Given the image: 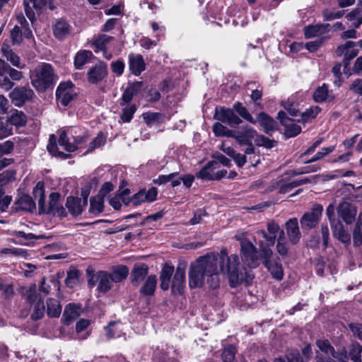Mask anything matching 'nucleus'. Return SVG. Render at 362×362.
Here are the masks:
<instances>
[{
  "mask_svg": "<svg viewBox=\"0 0 362 362\" xmlns=\"http://www.w3.org/2000/svg\"><path fill=\"white\" fill-rule=\"evenodd\" d=\"M214 271L207 272L206 274V283L211 288H216L219 286V279L218 273V264L220 270L226 274L231 287H236L243 283L248 284L251 281V276L246 272L240 269L239 257L237 255H228L226 249L221 250L220 255H211Z\"/></svg>",
  "mask_w": 362,
  "mask_h": 362,
  "instance_id": "f257e3e1",
  "label": "nucleus"
},
{
  "mask_svg": "<svg viewBox=\"0 0 362 362\" xmlns=\"http://www.w3.org/2000/svg\"><path fill=\"white\" fill-rule=\"evenodd\" d=\"M30 83L38 93L52 89L59 80L53 66L48 63L38 65L30 73Z\"/></svg>",
  "mask_w": 362,
  "mask_h": 362,
  "instance_id": "f03ea898",
  "label": "nucleus"
},
{
  "mask_svg": "<svg viewBox=\"0 0 362 362\" xmlns=\"http://www.w3.org/2000/svg\"><path fill=\"white\" fill-rule=\"evenodd\" d=\"M235 238L240 242V255L243 264V266L242 267H240V269L243 272H246L247 274L251 276V278H253L252 276L246 271L245 267L250 269L257 268L260 264V260H262L260 253L259 254L257 247L252 242L245 238L244 235H236ZM252 279H251V280Z\"/></svg>",
  "mask_w": 362,
  "mask_h": 362,
  "instance_id": "7ed1b4c3",
  "label": "nucleus"
},
{
  "mask_svg": "<svg viewBox=\"0 0 362 362\" xmlns=\"http://www.w3.org/2000/svg\"><path fill=\"white\" fill-rule=\"evenodd\" d=\"M211 255L200 257L192 264L189 271V284L190 288H199L204 284L207 272L214 271Z\"/></svg>",
  "mask_w": 362,
  "mask_h": 362,
  "instance_id": "20e7f679",
  "label": "nucleus"
},
{
  "mask_svg": "<svg viewBox=\"0 0 362 362\" xmlns=\"http://www.w3.org/2000/svg\"><path fill=\"white\" fill-rule=\"evenodd\" d=\"M33 194L37 200L39 214H51L60 205V194L58 192H52L49 195V203L45 204V186L42 182H38L33 190Z\"/></svg>",
  "mask_w": 362,
  "mask_h": 362,
  "instance_id": "39448f33",
  "label": "nucleus"
},
{
  "mask_svg": "<svg viewBox=\"0 0 362 362\" xmlns=\"http://www.w3.org/2000/svg\"><path fill=\"white\" fill-rule=\"evenodd\" d=\"M260 257L263 265L268 270L272 278L281 281L284 273L279 257L273 256V251L267 246L260 245Z\"/></svg>",
  "mask_w": 362,
  "mask_h": 362,
  "instance_id": "423d86ee",
  "label": "nucleus"
},
{
  "mask_svg": "<svg viewBox=\"0 0 362 362\" xmlns=\"http://www.w3.org/2000/svg\"><path fill=\"white\" fill-rule=\"evenodd\" d=\"M34 97L35 93L28 86H16L9 93L12 104L19 107L32 101Z\"/></svg>",
  "mask_w": 362,
  "mask_h": 362,
  "instance_id": "0eeeda50",
  "label": "nucleus"
},
{
  "mask_svg": "<svg viewBox=\"0 0 362 362\" xmlns=\"http://www.w3.org/2000/svg\"><path fill=\"white\" fill-rule=\"evenodd\" d=\"M323 207L321 204H315L310 211L305 213L300 219L303 230H310L316 227L322 216Z\"/></svg>",
  "mask_w": 362,
  "mask_h": 362,
  "instance_id": "6e6552de",
  "label": "nucleus"
},
{
  "mask_svg": "<svg viewBox=\"0 0 362 362\" xmlns=\"http://www.w3.org/2000/svg\"><path fill=\"white\" fill-rule=\"evenodd\" d=\"M214 117L230 127H235L243 122L240 117L235 113L233 107H221L219 109L216 108Z\"/></svg>",
  "mask_w": 362,
  "mask_h": 362,
  "instance_id": "1a4fd4ad",
  "label": "nucleus"
},
{
  "mask_svg": "<svg viewBox=\"0 0 362 362\" xmlns=\"http://www.w3.org/2000/svg\"><path fill=\"white\" fill-rule=\"evenodd\" d=\"M76 96L72 82L61 83L56 90V98L63 106H67Z\"/></svg>",
  "mask_w": 362,
  "mask_h": 362,
  "instance_id": "9d476101",
  "label": "nucleus"
},
{
  "mask_svg": "<svg viewBox=\"0 0 362 362\" xmlns=\"http://www.w3.org/2000/svg\"><path fill=\"white\" fill-rule=\"evenodd\" d=\"M356 45L357 43L355 42L347 41L336 49L335 52L337 56H344V69H346L349 65L350 61L357 56L358 51L354 48Z\"/></svg>",
  "mask_w": 362,
  "mask_h": 362,
  "instance_id": "9b49d317",
  "label": "nucleus"
},
{
  "mask_svg": "<svg viewBox=\"0 0 362 362\" xmlns=\"http://www.w3.org/2000/svg\"><path fill=\"white\" fill-rule=\"evenodd\" d=\"M36 206L33 198L24 193H18V197L13 203L12 209L15 212L25 211L33 213L35 210Z\"/></svg>",
  "mask_w": 362,
  "mask_h": 362,
  "instance_id": "f8f14e48",
  "label": "nucleus"
},
{
  "mask_svg": "<svg viewBox=\"0 0 362 362\" xmlns=\"http://www.w3.org/2000/svg\"><path fill=\"white\" fill-rule=\"evenodd\" d=\"M148 273V267L144 263L134 264L130 272V281L132 285L137 287L146 279Z\"/></svg>",
  "mask_w": 362,
  "mask_h": 362,
  "instance_id": "ddd939ff",
  "label": "nucleus"
},
{
  "mask_svg": "<svg viewBox=\"0 0 362 362\" xmlns=\"http://www.w3.org/2000/svg\"><path fill=\"white\" fill-rule=\"evenodd\" d=\"M71 31L72 27L67 21L63 18L57 20L52 25L53 35L59 41H64L69 37Z\"/></svg>",
  "mask_w": 362,
  "mask_h": 362,
  "instance_id": "4468645a",
  "label": "nucleus"
},
{
  "mask_svg": "<svg viewBox=\"0 0 362 362\" xmlns=\"http://www.w3.org/2000/svg\"><path fill=\"white\" fill-rule=\"evenodd\" d=\"M257 132L250 126L246 125L238 131L234 130L233 138H235L240 144H251L252 140L257 137Z\"/></svg>",
  "mask_w": 362,
  "mask_h": 362,
  "instance_id": "2eb2a0df",
  "label": "nucleus"
},
{
  "mask_svg": "<svg viewBox=\"0 0 362 362\" xmlns=\"http://www.w3.org/2000/svg\"><path fill=\"white\" fill-rule=\"evenodd\" d=\"M337 214L346 224L351 223L356 215V208L348 202H342L337 209Z\"/></svg>",
  "mask_w": 362,
  "mask_h": 362,
  "instance_id": "dca6fc26",
  "label": "nucleus"
},
{
  "mask_svg": "<svg viewBox=\"0 0 362 362\" xmlns=\"http://www.w3.org/2000/svg\"><path fill=\"white\" fill-rule=\"evenodd\" d=\"M107 74V64L100 62L89 69L87 74L88 80L90 83L95 84L103 80Z\"/></svg>",
  "mask_w": 362,
  "mask_h": 362,
  "instance_id": "f3484780",
  "label": "nucleus"
},
{
  "mask_svg": "<svg viewBox=\"0 0 362 362\" xmlns=\"http://www.w3.org/2000/svg\"><path fill=\"white\" fill-rule=\"evenodd\" d=\"M88 204V197H84L83 204L81 198L69 196L66 199V207L74 216L80 215Z\"/></svg>",
  "mask_w": 362,
  "mask_h": 362,
  "instance_id": "a211bd4d",
  "label": "nucleus"
},
{
  "mask_svg": "<svg viewBox=\"0 0 362 362\" xmlns=\"http://www.w3.org/2000/svg\"><path fill=\"white\" fill-rule=\"evenodd\" d=\"M185 288V269L181 266L176 268L174 274L171 290L173 293L181 294Z\"/></svg>",
  "mask_w": 362,
  "mask_h": 362,
  "instance_id": "6ab92c4d",
  "label": "nucleus"
},
{
  "mask_svg": "<svg viewBox=\"0 0 362 362\" xmlns=\"http://www.w3.org/2000/svg\"><path fill=\"white\" fill-rule=\"evenodd\" d=\"M255 119L263 128L264 132L269 136H272L276 129V122L272 117L264 112H259Z\"/></svg>",
  "mask_w": 362,
  "mask_h": 362,
  "instance_id": "aec40b11",
  "label": "nucleus"
},
{
  "mask_svg": "<svg viewBox=\"0 0 362 362\" xmlns=\"http://www.w3.org/2000/svg\"><path fill=\"white\" fill-rule=\"evenodd\" d=\"M286 233L289 241L293 244H297L301 237L298 222L296 218H290L285 224Z\"/></svg>",
  "mask_w": 362,
  "mask_h": 362,
  "instance_id": "412c9836",
  "label": "nucleus"
},
{
  "mask_svg": "<svg viewBox=\"0 0 362 362\" xmlns=\"http://www.w3.org/2000/svg\"><path fill=\"white\" fill-rule=\"evenodd\" d=\"M142 86L143 82L141 81H136L129 84L122 94L121 102L119 103L120 105L125 106L129 103L133 98L139 93Z\"/></svg>",
  "mask_w": 362,
  "mask_h": 362,
  "instance_id": "4be33fe9",
  "label": "nucleus"
},
{
  "mask_svg": "<svg viewBox=\"0 0 362 362\" xmlns=\"http://www.w3.org/2000/svg\"><path fill=\"white\" fill-rule=\"evenodd\" d=\"M129 69L135 76H139L145 70L146 64L141 54H129Z\"/></svg>",
  "mask_w": 362,
  "mask_h": 362,
  "instance_id": "5701e85b",
  "label": "nucleus"
},
{
  "mask_svg": "<svg viewBox=\"0 0 362 362\" xmlns=\"http://www.w3.org/2000/svg\"><path fill=\"white\" fill-rule=\"evenodd\" d=\"M330 25L316 24L305 26L304 28V35L305 38H311L327 33L329 30Z\"/></svg>",
  "mask_w": 362,
  "mask_h": 362,
  "instance_id": "b1692460",
  "label": "nucleus"
},
{
  "mask_svg": "<svg viewBox=\"0 0 362 362\" xmlns=\"http://www.w3.org/2000/svg\"><path fill=\"white\" fill-rule=\"evenodd\" d=\"M334 98L332 92L328 90V86L323 83L322 86L318 87L313 93V99L316 103L330 102Z\"/></svg>",
  "mask_w": 362,
  "mask_h": 362,
  "instance_id": "393cba45",
  "label": "nucleus"
},
{
  "mask_svg": "<svg viewBox=\"0 0 362 362\" xmlns=\"http://www.w3.org/2000/svg\"><path fill=\"white\" fill-rule=\"evenodd\" d=\"M98 281V290L102 293H106L112 288V280L110 273L104 271L98 272L95 275Z\"/></svg>",
  "mask_w": 362,
  "mask_h": 362,
  "instance_id": "a878e982",
  "label": "nucleus"
},
{
  "mask_svg": "<svg viewBox=\"0 0 362 362\" xmlns=\"http://www.w3.org/2000/svg\"><path fill=\"white\" fill-rule=\"evenodd\" d=\"M6 75L13 81H20L23 77L21 71L14 69L4 60L0 59V76Z\"/></svg>",
  "mask_w": 362,
  "mask_h": 362,
  "instance_id": "bb28decb",
  "label": "nucleus"
},
{
  "mask_svg": "<svg viewBox=\"0 0 362 362\" xmlns=\"http://www.w3.org/2000/svg\"><path fill=\"white\" fill-rule=\"evenodd\" d=\"M218 167L217 161H209L196 174V177L204 180H214L213 171Z\"/></svg>",
  "mask_w": 362,
  "mask_h": 362,
  "instance_id": "cd10ccee",
  "label": "nucleus"
},
{
  "mask_svg": "<svg viewBox=\"0 0 362 362\" xmlns=\"http://www.w3.org/2000/svg\"><path fill=\"white\" fill-rule=\"evenodd\" d=\"M157 286V278L156 275H150L147 276L143 286L139 290V293L146 296H151L154 295L155 290Z\"/></svg>",
  "mask_w": 362,
  "mask_h": 362,
  "instance_id": "c85d7f7f",
  "label": "nucleus"
},
{
  "mask_svg": "<svg viewBox=\"0 0 362 362\" xmlns=\"http://www.w3.org/2000/svg\"><path fill=\"white\" fill-rule=\"evenodd\" d=\"M173 272L174 267L165 264L160 274V288L162 290L167 291L170 288V280Z\"/></svg>",
  "mask_w": 362,
  "mask_h": 362,
  "instance_id": "c756f323",
  "label": "nucleus"
},
{
  "mask_svg": "<svg viewBox=\"0 0 362 362\" xmlns=\"http://www.w3.org/2000/svg\"><path fill=\"white\" fill-rule=\"evenodd\" d=\"M80 315V307L75 304L69 303L65 307L63 313V321L66 325L71 324Z\"/></svg>",
  "mask_w": 362,
  "mask_h": 362,
  "instance_id": "7c9ffc66",
  "label": "nucleus"
},
{
  "mask_svg": "<svg viewBox=\"0 0 362 362\" xmlns=\"http://www.w3.org/2000/svg\"><path fill=\"white\" fill-rule=\"evenodd\" d=\"M333 235L337 238L339 241L345 244L351 243V236L349 233L344 230L342 223L337 221L335 226L332 227Z\"/></svg>",
  "mask_w": 362,
  "mask_h": 362,
  "instance_id": "2f4dec72",
  "label": "nucleus"
},
{
  "mask_svg": "<svg viewBox=\"0 0 362 362\" xmlns=\"http://www.w3.org/2000/svg\"><path fill=\"white\" fill-rule=\"evenodd\" d=\"M315 344L318 349L326 355L325 357H327V358L330 357L337 358L334 348L331 345L328 339H318Z\"/></svg>",
  "mask_w": 362,
  "mask_h": 362,
  "instance_id": "473e14b6",
  "label": "nucleus"
},
{
  "mask_svg": "<svg viewBox=\"0 0 362 362\" xmlns=\"http://www.w3.org/2000/svg\"><path fill=\"white\" fill-rule=\"evenodd\" d=\"M47 148L48 151L54 156L59 157L63 159H67L71 157V154L65 153L58 150L57 139L54 134H51L49 136V144H47Z\"/></svg>",
  "mask_w": 362,
  "mask_h": 362,
  "instance_id": "72a5a7b5",
  "label": "nucleus"
},
{
  "mask_svg": "<svg viewBox=\"0 0 362 362\" xmlns=\"http://www.w3.org/2000/svg\"><path fill=\"white\" fill-rule=\"evenodd\" d=\"M10 125L16 127H23L26 124L27 117L23 111L13 110L11 111V115L8 119Z\"/></svg>",
  "mask_w": 362,
  "mask_h": 362,
  "instance_id": "f704fd0d",
  "label": "nucleus"
},
{
  "mask_svg": "<svg viewBox=\"0 0 362 362\" xmlns=\"http://www.w3.org/2000/svg\"><path fill=\"white\" fill-rule=\"evenodd\" d=\"M233 108L235 111V113L236 112L240 117H242L245 120L253 124H257V121L252 117V116L249 112L246 107H245L242 103L235 102L233 105Z\"/></svg>",
  "mask_w": 362,
  "mask_h": 362,
  "instance_id": "c9c22d12",
  "label": "nucleus"
},
{
  "mask_svg": "<svg viewBox=\"0 0 362 362\" xmlns=\"http://www.w3.org/2000/svg\"><path fill=\"white\" fill-rule=\"evenodd\" d=\"M47 314L49 317H59L62 313V306L57 299L48 298L47 300Z\"/></svg>",
  "mask_w": 362,
  "mask_h": 362,
  "instance_id": "e433bc0d",
  "label": "nucleus"
},
{
  "mask_svg": "<svg viewBox=\"0 0 362 362\" xmlns=\"http://www.w3.org/2000/svg\"><path fill=\"white\" fill-rule=\"evenodd\" d=\"M93 53L89 50H81L77 52L74 58V66L76 69H81L90 59Z\"/></svg>",
  "mask_w": 362,
  "mask_h": 362,
  "instance_id": "4c0bfd02",
  "label": "nucleus"
},
{
  "mask_svg": "<svg viewBox=\"0 0 362 362\" xmlns=\"http://www.w3.org/2000/svg\"><path fill=\"white\" fill-rule=\"evenodd\" d=\"M128 274V267L121 265L114 269L112 273H110V276L112 282L119 283L124 280L127 277Z\"/></svg>",
  "mask_w": 362,
  "mask_h": 362,
  "instance_id": "58836bf2",
  "label": "nucleus"
},
{
  "mask_svg": "<svg viewBox=\"0 0 362 362\" xmlns=\"http://www.w3.org/2000/svg\"><path fill=\"white\" fill-rule=\"evenodd\" d=\"M114 39L113 37L105 34L100 35L95 37L92 45L98 49H100L107 54V44Z\"/></svg>",
  "mask_w": 362,
  "mask_h": 362,
  "instance_id": "ea45409f",
  "label": "nucleus"
},
{
  "mask_svg": "<svg viewBox=\"0 0 362 362\" xmlns=\"http://www.w3.org/2000/svg\"><path fill=\"white\" fill-rule=\"evenodd\" d=\"M33 307V312L31 313V319L33 320H38L43 317L45 311V307L43 300L39 298L38 300L31 304Z\"/></svg>",
  "mask_w": 362,
  "mask_h": 362,
  "instance_id": "a19ab883",
  "label": "nucleus"
},
{
  "mask_svg": "<svg viewBox=\"0 0 362 362\" xmlns=\"http://www.w3.org/2000/svg\"><path fill=\"white\" fill-rule=\"evenodd\" d=\"M1 52L3 56L7 61L10 62L13 66L21 68V60L19 57L10 49L8 46L2 47Z\"/></svg>",
  "mask_w": 362,
  "mask_h": 362,
  "instance_id": "79ce46f5",
  "label": "nucleus"
},
{
  "mask_svg": "<svg viewBox=\"0 0 362 362\" xmlns=\"http://www.w3.org/2000/svg\"><path fill=\"white\" fill-rule=\"evenodd\" d=\"M213 132L216 136H233L234 130L229 129L228 127L224 126L222 122H215L213 125Z\"/></svg>",
  "mask_w": 362,
  "mask_h": 362,
  "instance_id": "37998d69",
  "label": "nucleus"
},
{
  "mask_svg": "<svg viewBox=\"0 0 362 362\" xmlns=\"http://www.w3.org/2000/svg\"><path fill=\"white\" fill-rule=\"evenodd\" d=\"M23 295L26 301L30 304L37 302L39 298H42L40 295L37 293V287L35 284L30 285L29 288L25 290Z\"/></svg>",
  "mask_w": 362,
  "mask_h": 362,
  "instance_id": "c03bdc74",
  "label": "nucleus"
},
{
  "mask_svg": "<svg viewBox=\"0 0 362 362\" xmlns=\"http://www.w3.org/2000/svg\"><path fill=\"white\" fill-rule=\"evenodd\" d=\"M104 209V198L100 195L90 199V212L100 214Z\"/></svg>",
  "mask_w": 362,
  "mask_h": 362,
  "instance_id": "a18cd8bd",
  "label": "nucleus"
},
{
  "mask_svg": "<svg viewBox=\"0 0 362 362\" xmlns=\"http://www.w3.org/2000/svg\"><path fill=\"white\" fill-rule=\"evenodd\" d=\"M58 143L61 146L64 147V149L69 153L74 152L77 149V146H76L75 144H71L69 141L67 134L65 130H62L60 132Z\"/></svg>",
  "mask_w": 362,
  "mask_h": 362,
  "instance_id": "49530a36",
  "label": "nucleus"
},
{
  "mask_svg": "<svg viewBox=\"0 0 362 362\" xmlns=\"http://www.w3.org/2000/svg\"><path fill=\"white\" fill-rule=\"evenodd\" d=\"M301 132V127L294 123V121L290 120L284 125V134L287 137H294L299 134Z\"/></svg>",
  "mask_w": 362,
  "mask_h": 362,
  "instance_id": "de8ad7c7",
  "label": "nucleus"
},
{
  "mask_svg": "<svg viewBox=\"0 0 362 362\" xmlns=\"http://www.w3.org/2000/svg\"><path fill=\"white\" fill-rule=\"evenodd\" d=\"M79 282V271L76 269H73L67 272L66 278L65 279V284L69 288H74Z\"/></svg>",
  "mask_w": 362,
  "mask_h": 362,
  "instance_id": "09e8293b",
  "label": "nucleus"
},
{
  "mask_svg": "<svg viewBox=\"0 0 362 362\" xmlns=\"http://www.w3.org/2000/svg\"><path fill=\"white\" fill-rule=\"evenodd\" d=\"M255 142L257 146H264V148L269 149L274 147L277 144L276 141L270 139L268 137L261 134L257 135V137L255 139Z\"/></svg>",
  "mask_w": 362,
  "mask_h": 362,
  "instance_id": "8fccbe9b",
  "label": "nucleus"
},
{
  "mask_svg": "<svg viewBox=\"0 0 362 362\" xmlns=\"http://www.w3.org/2000/svg\"><path fill=\"white\" fill-rule=\"evenodd\" d=\"M362 346L358 343H353L349 350V356L354 362H361Z\"/></svg>",
  "mask_w": 362,
  "mask_h": 362,
  "instance_id": "3c124183",
  "label": "nucleus"
},
{
  "mask_svg": "<svg viewBox=\"0 0 362 362\" xmlns=\"http://www.w3.org/2000/svg\"><path fill=\"white\" fill-rule=\"evenodd\" d=\"M353 243L355 247L362 245V221H357L354 228Z\"/></svg>",
  "mask_w": 362,
  "mask_h": 362,
  "instance_id": "603ef678",
  "label": "nucleus"
},
{
  "mask_svg": "<svg viewBox=\"0 0 362 362\" xmlns=\"http://www.w3.org/2000/svg\"><path fill=\"white\" fill-rule=\"evenodd\" d=\"M16 172L14 170H6L0 173V187L6 185L16 179Z\"/></svg>",
  "mask_w": 362,
  "mask_h": 362,
  "instance_id": "864d4df0",
  "label": "nucleus"
},
{
  "mask_svg": "<svg viewBox=\"0 0 362 362\" xmlns=\"http://www.w3.org/2000/svg\"><path fill=\"white\" fill-rule=\"evenodd\" d=\"M106 142V137L102 132L98 134L97 136L88 144L86 153H90L96 148L103 146Z\"/></svg>",
  "mask_w": 362,
  "mask_h": 362,
  "instance_id": "5fc2aeb1",
  "label": "nucleus"
},
{
  "mask_svg": "<svg viewBox=\"0 0 362 362\" xmlns=\"http://www.w3.org/2000/svg\"><path fill=\"white\" fill-rule=\"evenodd\" d=\"M142 117L148 126H151L160 122L163 115L159 112H146L142 115Z\"/></svg>",
  "mask_w": 362,
  "mask_h": 362,
  "instance_id": "6e6d98bb",
  "label": "nucleus"
},
{
  "mask_svg": "<svg viewBox=\"0 0 362 362\" xmlns=\"http://www.w3.org/2000/svg\"><path fill=\"white\" fill-rule=\"evenodd\" d=\"M321 109L318 106H313L309 109L306 110L304 112L301 114V120L303 122H308L310 120L315 118V117L319 114Z\"/></svg>",
  "mask_w": 362,
  "mask_h": 362,
  "instance_id": "4d7b16f0",
  "label": "nucleus"
},
{
  "mask_svg": "<svg viewBox=\"0 0 362 362\" xmlns=\"http://www.w3.org/2000/svg\"><path fill=\"white\" fill-rule=\"evenodd\" d=\"M334 150V146H329L326 148H322L320 151H318L315 156H313L310 159L306 160L304 162V163H311L316 162L317 160H319L322 158H323L325 156L328 155L329 153L333 152Z\"/></svg>",
  "mask_w": 362,
  "mask_h": 362,
  "instance_id": "13d9d810",
  "label": "nucleus"
},
{
  "mask_svg": "<svg viewBox=\"0 0 362 362\" xmlns=\"http://www.w3.org/2000/svg\"><path fill=\"white\" fill-rule=\"evenodd\" d=\"M136 111V107L135 105H131L129 106L125 107L122 109V112L120 115L121 119L124 122H129L135 112Z\"/></svg>",
  "mask_w": 362,
  "mask_h": 362,
  "instance_id": "bf43d9fd",
  "label": "nucleus"
},
{
  "mask_svg": "<svg viewBox=\"0 0 362 362\" xmlns=\"http://www.w3.org/2000/svg\"><path fill=\"white\" fill-rule=\"evenodd\" d=\"M255 84H256L255 82H253V81L247 82L245 84V86L247 87V88L248 90H252L250 98L254 103H257L258 100H261L262 95H263L262 89H258V88L252 89V88L254 86H255Z\"/></svg>",
  "mask_w": 362,
  "mask_h": 362,
  "instance_id": "052dcab7",
  "label": "nucleus"
},
{
  "mask_svg": "<svg viewBox=\"0 0 362 362\" xmlns=\"http://www.w3.org/2000/svg\"><path fill=\"white\" fill-rule=\"evenodd\" d=\"M286 358L288 362H308L305 361L297 349H289L286 351Z\"/></svg>",
  "mask_w": 362,
  "mask_h": 362,
  "instance_id": "680f3d73",
  "label": "nucleus"
},
{
  "mask_svg": "<svg viewBox=\"0 0 362 362\" xmlns=\"http://www.w3.org/2000/svg\"><path fill=\"white\" fill-rule=\"evenodd\" d=\"M235 348L232 346L226 347L222 353V359L223 362H233L235 359Z\"/></svg>",
  "mask_w": 362,
  "mask_h": 362,
  "instance_id": "e2e57ef3",
  "label": "nucleus"
},
{
  "mask_svg": "<svg viewBox=\"0 0 362 362\" xmlns=\"http://www.w3.org/2000/svg\"><path fill=\"white\" fill-rule=\"evenodd\" d=\"M11 39L13 45H20L22 42V30L19 26L15 25L11 30Z\"/></svg>",
  "mask_w": 362,
  "mask_h": 362,
  "instance_id": "0e129e2a",
  "label": "nucleus"
},
{
  "mask_svg": "<svg viewBox=\"0 0 362 362\" xmlns=\"http://www.w3.org/2000/svg\"><path fill=\"white\" fill-rule=\"evenodd\" d=\"M12 233L16 237L23 238L25 240H33L45 238L44 235H36L31 233H25V232L21 230H13Z\"/></svg>",
  "mask_w": 362,
  "mask_h": 362,
  "instance_id": "69168bd1",
  "label": "nucleus"
},
{
  "mask_svg": "<svg viewBox=\"0 0 362 362\" xmlns=\"http://www.w3.org/2000/svg\"><path fill=\"white\" fill-rule=\"evenodd\" d=\"M14 149V143L8 140L3 143H0V158L5 155L11 154Z\"/></svg>",
  "mask_w": 362,
  "mask_h": 362,
  "instance_id": "338daca9",
  "label": "nucleus"
},
{
  "mask_svg": "<svg viewBox=\"0 0 362 362\" xmlns=\"http://www.w3.org/2000/svg\"><path fill=\"white\" fill-rule=\"evenodd\" d=\"M322 14L325 21H332L341 18L344 14V11H331L326 9L323 11Z\"/></svg>",
  "mask_w": 362,
  "mask_h": 362,
  "instance_id": "774afa93",
  "label": "nucleus"
}]
</instances>
